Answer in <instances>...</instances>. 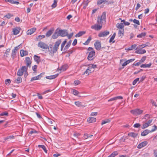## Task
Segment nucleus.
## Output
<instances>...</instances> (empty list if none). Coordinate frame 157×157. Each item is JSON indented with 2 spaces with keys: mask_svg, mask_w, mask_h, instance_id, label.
<instances>
[{
  "mask_svg": "<svg viewBox=\"0 0 157 157\" xmlns=\"http://www.w3.org/2000/svg\"><path fill=\"white\" fill-rule=\"evenodd\" d=\"M106 13L103 12L101 17H98L97 18V24L92 25L91 28L96 30H99L101 29L103 22H105Z\"/></svg>",
  "mask_w": 157,
  "mask_h": 157,
  "instance_id": "nucleus-1",
  "label": "nucleus"
},
{
  "mask_svg": "<svg viewBox=\"0 0 157 157\" xmlns=\"http://www.w3.org/2000/svg\"><path fill=\"white\" fill-rule=\"evenodd\" d=\"M61 40H58L55 42V44L53 45L52 44H50L48 47V51L52 54L56 53L59 48V47L61 44Z\"/></svg>",
  "mask_w": 157,
  "mask_h": 157,
  "instance_id": "nucleus-2",
  "label": "nucleus"
},
{
  "mask_svg": "<svg viewBox=\"0 0 157 157\" xmlns=\"http://www.w3.org/2000/svg\"><path fill=\"white\" fill-rule=\"evenodd\" d=\"M87 51L89 52V54L87 57V59L89 60H92L94 59L95 56V52L93 48L89 47L87 49Z\"/></svg>",
  "mask_w": 157,
  "mask_h": 157,
  "instance_id": "nucleus-3",
  "label": "nucleus"
},
{
  "mask_svg": "<svg viewBox=\"0 0 157 157\" xmlns=\"http://www.w3.org/2000/svg\"><path fill=\"white\" fill-rule=\"evenodd\" d=\"M57 29L58 30V33L59 36H61L62 37H64L67 36V35H68V32L67 30H62L59 28H57Z\"/></svg>",
  "mask_w": 157,
  "mask_h": 157,
  "instance_id": "nucleus-4",
  "label": "nucleus"
},
{
  "mask_svg": "<svg viewBox=\"0 0 157 157\" xmlns=\"http://www.w3.org/2000/svg\"><path fill=\"white\" fill-rule=\"evenodd\" d=\"M27 67L25 66H22V67L19 69L17 73V75L18 76H21L23 75L24 71H26Z\"/></svg>",
  "mask_w": 157,
  "mask_h": 157,
  "instance_id": "nucleus-5",
  "label": "nucleus"
},
{
  "mask_svg": "<svg viewBox=\"0 0 157 157\" xmlns=\"http://www.w3.org/2000/svg\"><path fill=\"white\" fill-rule=\"evenodd\" d=\"M130 112L132 114L136 115H138L142 114L143 112V110L140 109H137L131 110Z\"/></svg>",
  "mask_w": 157,
  "mask_h": 157,
  "instance_id": "nucleus-6",
  "label": "nucleus"
},
{
  "mask_svg": "<svg viewBox=\"0 0 157 157\" xmlns=\"http://www.w3.org/2000/svg\"><path fill=\"white\" fill-rule=\"evenodd\" d=\"M109 32L107 30H105L103 32H101L98 34V36L100 37H104L109 35Z\"/></svg>",
  "mask_w": 157,
  "mask_h": 157,
  "instance_id": "nucleus-7",
  "label": "nucleus"
},
{
  "mask_svg": "<svg viewBox=\"0 0 157 157\" xmlns=\"http://www.w3.org/2000/svg\"><path fill=\"white\" fill-rule=\"evenodd\" d=\"M94 46L95 49L98 51L100 50L101 48V43L98 40H97L95 42Z\"/></svg>",
  "mask_w": 157,
  "mask_h": 157,
  "instance_id": "nucleus-8",
  "label": "nucleus"
},
{
  "mask_svg": "<svg viewBox=\"0 0 157 157\" xmlns=\"http://www.w3.org/2000/svg\"><path fill=\"white\" fill-rule=\"evenodd\" d=\"M38 46L40 48L44 49H47L48 48V45L45 43L40 42H39L38 44Z\"/></svg>",
  "mask_w": 157,
  "mask_h": 157,
  "instance_id": "nucleus-9",
  "label": "nucleus"
},
{
  "mask_svg": "<svg viewBox=\"0 0 157 157\" xmlns=\"http://www.w3.org/2000/svg\"><path fill=\"white\" fill-rule=\"evenodd\" d=\"M44 74H45L44 72H43V73H40L39 75L37 76L32 77L30 80V81L32 82V81H33L34 80H38V79H40L42 77V75H44Z\"/></svg>",
  "mask_w": 157,
  "mask_h": 157,
  "instance_id": "nucleus-10",
  "label": "nucleus"
},
{
  "mask_svg": "<svg viewBox=\"0 0 157 157\" xmlns=\"http://www.w3.org/2000/svg\"><path fill=\"white\" fill-rule=\"evenodd\" d=\"M21 29L20 27H16L13 29V34L16 35L18 34L20 32Z\"/></svg>",
  "mask_w": 157,
  "mask_h": 157,
  "instance_id": "nucleus-11",
  "label": "nucleus"
},
{
  "mask_svg": "<svg viewBox=\"0 0 157 157\" xmlns=\"http://www.w3.org/2000/svg\"><path fill=\"white\" fill-rule=\"evenodd\" d=\"M25 62L26 63V64L27 65V67H31V61L30 58L29 57H26L25 58Z\"/></svg>",
  "mask_w": 157,
  "mask_h": 157,
  "instance_id": "nucleus-12",
  "label": "nucleus"
},
{
  "mask_svg": "<svg viewBox=\"0 0 157 157\" xmlns=\"http://www.w3.org/2000/svg\"><path fill=\"white\" fill-rule=\"evenodd\" d=\"M147 144V141H144L139 144L137 146L139 148H141L143 147L146 146Z\"/></svg>",
  "mask_w": 157,
  "mask_h": 157,
  "instance_id": "nucleus-13",
  "label": "nucleus"
},
{
  "mask_svg": "<svg viewBox=\"0 0 157 157\" xmlns=\"http://www.w3.org/2000/svg\"><path fill=\"white\" fill-rule=\"evenodd\" d=\"M150 130L148 129H146L142 132L141 135L142 136H145L147 135L149 133H150Z\"/></svg>",
  "mask_w": 157,
  "mask_h": 157,
  "instance_id": "nucleus-14",
  "label": "nucleus"
},
{
  "mask_svg": "<svg viewBox=\"0 0 157 157\" xmlns=\"http://www.w3.org/2000/svg\"><path fill=\"white\" fill-rule=\"evenodd\" d=\"M58 30H57V29L56 30L55 33H54L52 36L53 39H56L59 36V35L58 34Z\"/></svg>",
  "mask_w": 157,
  "mask_h": 157,
  "instance_id": "nucleus-15",
  "label": "nucleus"
},
{
  "mask_svg": "<svg viewBox=\"0 0 157 157\" xmlns=\"http://www.w3.org/2000/svg\"><path fill=\"white\" fill-rule=\"evenodd\" d=\"M36 30V29L35 28H33L29 30L27 32V34L28 35H31L33 33H34Z\"/></svg>",
  "mask_w": 157,
  "mask_h": 157,
  "instance_id": "nucleus-16",
  "label": "nucleus"
},
{
  "mask_svg": "<svg viewBox=\"0 0 157 157\" xmlns=\"http://www.w3.org/2000/svg\"><path fill=\"white\" fill-rule=\"evenodd\" d=\"M21 56L23 57L24 56H27L28 54V52L26 51L21 50L20 52Z\"/></svg>",
  "mask_w": 157,
  "mask_h": 157,
  "instance_id": "nucleus-17",
  "label": "nucleus"
},
{
  "mask_svg": "<svg viewBox=\"0 0 157 157\" xmlns=\"http://www.w3.org/2000/svg\"><path fill=\"white\" fill-rule=\"evenodd\" d=\"M58 75L59 74H57L47 76L46 77V78L47 79H52L56 78L58 76Z\"/></svg>",
  "mask_w": 157,
  "mask_h": 157,
  "instance_id": "nucleus-18",
  "label": "nucleus"
},
{
  "mask_svg": "<svg viewBox=\"0 0 157 157\" xmlns=\"http://www.w3.org/2000/svg\"><path fill=\"white\" fill-rule=\"evenodd\" d=\"M123 97L121 96H118L115 97L114 98H112L108 100V101H115L118 99H122Z\"/></svg>",
  "mask_w": 157,
  "mask_h": 157,
  "instance_id": "nucleus-19",
  "label": "nucleus"
},
{
  "mask_svg": "<svg viewBox=\"0 0 157 157\" xmlns=\"http://www.w3.org/2000/svg\"><path fill=\"white\" fill-rule=\"evenodd\" d=\"M54 29H51L49 30L46 33V36L47 37H48L51 36L54 31Z\"/></svg>",
  "mask_w": 157,
  "mask_h": 157,
  "instance_id": "nucleus-20",
  "label": "nucleus"
},
{
  "mask_svg": "<svg viewBox=\"0 0 157 157\" xmlns=\"http://www.w3.org/2000/svg\"><path fill=\"white\" fill-rule=\"evenodd\" d=\"M146 51L145 49H138L136 50L135 52L137 54H143L146 53Z\"/></svg>",
  "mask_w": 157,
  "mask_h": 157,
  "instance_id": "nucleus-21",
  "label": "nucleus"
},
{
  "mask_svg": "<svg viewBox=\"0 0 157 157\" xmlns=\"http://www.w3.org/2000/svg\"><path fill=\"white\" fill-rule=\"evenodd\" d=\"M96 121V119L94 117H89L87 119V121L89 123L94 122Z\"/></svg>",
  "mask_w": 157,
  "mask_h": 157,
  "instance_id": "nucleus-22",
  "label": "nucleus"
},
{
  "mask_svg": "<svg viewBox=\"0 0 157 157\" xmlns=\"http://www.w3.org/2000/svg\"><path fill=\"white\" fill-rule=\"evenodd\" d=\"M116 27L119 29H124V25L122 23H118L116 25Z\"/></svg>",
  "mask_w": 157,
  "mask_h": 157,
  "instance_id": "nucleus-23",
  "label": "nucleus"
},
{
  "mask_svg": "<svg viewBox=\"0 0 157 157\" xmlns=\"http://www.w3.org/2000/svg\"><path fill=\"white\" fill-rule=\"evenodd\" d=\"M124 29H120L118 32V35L119 36H122L124 34Z\"/></svg>",
  "mask_w": 157,
  "mask_h": 157,
  "instance_id": "nucleus-24",
  "label": "nucleus"
},
{
  "mask_svg": "<svg viewBox=\"0 0 157 157\" xmlns=\"http://www.w3.org/2000/svg\"><path fill=\"white\" fill-rule=\"evenodd\" d=\"M137 133H135L134 132H130L128 134V136H131L133 138H135L138 136Z\"/></svg>",
  "mask_w": 157,
  "mask_h": 157,
  "instance_id": "nucleus-25",
  "label": "nucleus"
},
{
  "mask_svg": "<svg viewBox=\"0 0 157 157\" xmlns=\"http://www.w3.org/2000/svg\"><path fill=\"white\" fill-rule=\"evenodd\" d=\"M34 60L37 63H39L40 61V57L37 55H35L34 56Z\"/></svg>",
  "mask_w": 157,
  "mask_h": 157,
  "instance_id": "nucleus-26",
  "label": "nucleus"
},
{
  "mask_svg": "<svg viewBox=\"0 0 157 157\" xmlns=\"http://www.w3.org/2000/svg\"><path fill=\"white\" fill-rule=\"evenodd\" d=\"M5 1L6 2H8L12 4H16V5H18L19 4V2L17 1H15L13 0H5Z\"/></svg>",
  "mask_w": 157,
  "mask_h": 157,
  "instance_id": "nucleus-27",
  "label": "nucleus"
},
{
  "mask_svg": "<svg viewBox=\"0 0 157 157\" xmlns=\"http://www.w3.org/2000/svg\"><path fill=\"white\" fill-rule=\"evenodd\" d=\"M21 78L20 77H18L16 79L14 80V82L17 84L21 82Z\"/></svg>",
  "mask_w": 157,
  "mask_h": 157,
  "instance_id": "nucleus-28",
  "label": "nucleus"
},
{
  "mask_svg": "<svg viewBox=\"0 0 157 157\" xmlns=\"http://www.w3.org/2000/svg\"><path fill=\"white\" fill-rule=\"evenodd\" d=\"M85 33L86 32L85 31H80L76 34L75 36L76 37H80L85 34Z\"/></svg>",
  "mask_w": 157,
  "mask_h": 157,
  "instance_id": "nucleus-29",
  "label": "nucleus"
},
{
  "mask_svg": "<svg viewBox=\"0 0 157 157\" xmlns=\"http://www.w3.org/2000/svg\"><path fill=\"white\" fill-rule=\"evenodd\" d=\"M71 43V40H69L67 43V45L65 46V48L63 49V50L65 51L66 49H68L70 47Z\"/></svg>",
  "mask_w": 157,
  "mask_h": 157,
  "instance_id": "nucleus-30",
  "label": "nucleus"
},
{
  "mask_svg": "<svg viewBox=\"0 0 157 157\" xmlns=\"http://www.w3.org/2000/svg\"><path fill=\"white\" fill-rule=\"evenodd\" d=\"M136 46V45L135 44L132 45L129 48H125V50L128 51L132 50L135 49Z\"/></svg>",
  "mask_w": 157,
  "mask_h": 157,
  "instance_id": "nucleus-31",
  "label": "nucleus"
},
{
  "mask_svg": "<svg viewBox=\"0 0 157 157\" xmlns=\"http://www.w3.org/2000/svg\"><path fill=\"white\" fill-rule=\"evenodd\" d=\"M151 65V63H150L148 64H143L140 66V67L142 68L149 67Z\"/></svg>",
  "mask_w": 157,
  "mask_h": 157,
  "instance_id": "nucleus-32",
  "label": "nucleus"
},
{
  "mask_svg": "<svg viewBox=\"0 0 157 157\" xmlns=\"http://www.w3.org/2000/svg\"><path fill=\"white\" fill-rule=\"evenodd\" d=\"M94 70H93L92 71H93ZM92 71L91 70L88 69V68L84 72V74H86V75H89V73H91Z\"/></svg>",
  "mask_w": 157,
  "mask_h": 157,
  "instance_id": "nucleus-33",
  "label": "nucleus"
},
{
  "mask_svg": "<svg viewBox=\"0 0 157 157\" xmlns=\"http://www.w3.org/2000/svg\"><path fill=\"white\" fill-rule=\"evenodd\" d=\"M67 42V39H65L64 41L62 43L61 45V51H62L63 50V49L66 44Z\"/></svg>",
  "mask_w": 157,
  "mask_h": 157,
  "instance_id": "nucleus-34",
  "label": "nucleus"
},
{
  "mask_svg": "<svg viewBox=\"0 0 157 157\" xmlns=\"http://www.w3.org/2000/svg\"><path fill=\"white\" fill-rule=\"evenodd\" d=\"M38 147H41L42 148L44 151L46 153H47V151L46 150V148L45 147L44 145H38Z\"/></svg>",
  "mask_w": 157,
  "mask_h": 157,
  "instance_id": "nucleus-35",
  "label": "nucleus"
},
{
  "mask_svg": "<svg viewBox=\"0 0 157 157\" xmlns=\"http://www.w3.org/2000/svg\"><path fill=\"white\" fill-rule=\"evenodd\" d=\"M68 68L67 66V65H64L62 66L60 68V70L62 71H65Z\"/></svg>",
  "mask_w": 157,
  "mask_h": 157,
  "instance_id": "nucleus-36",
  "label": "nucleus"
},
{
  "mask_svg": "<svg viewBox=\"0 0 157 157\" xmlns=\"http://www.w3.org/2000/svg\"><path fill=\"white\" fill-rule=\"evenodd\" d=\"M16 51H15L14 49L12 51V54L11 55V57L13 59H14L15 57V56L16 55Z\"/></svg>",
  "mask_w": 157,
  "mask_h": 157,
  "instance_id": "nucleus-37",
  "label": "nucleus"
},
{
  "mask_svg": "<svg viewBox=\"0 0 157 157\" xmlns=\"http://www.w3.org/2000/svg\"><path fill=\"white\" fill-rule=\"evenodd\" d=\"M91 39V37L90 36L89 37L87 40L86 41V42L83 44L85 45H88Z\"/></svg>",
  "mask_w": 157,
  "mask_h": 157,
  "instance_id": "nucleus-38",
  "label": "nucleus"
},
{
  "mask_svg": "<svg viewBox=\"0 0 157 157\" xmlns=\"http://www.w3.org/2000/svg\"><path fill=\"white\" fill-rule=\"evenodd\" d=\"M45 37V36L43 35H40L36 37V39L37 40H39L44 38Z\"/></svg>",
  "mask_w": 157,
  "mask_h": 157,
  "instance_id": "nucleus-39",
  "label": "nucleus"
},
{
  "mask_svg": "<svg viewBox=\"0 0 157 157\" xmlns=\"http://www.w3.org/2000/svg\"><path fill=\"white\" fill-rule=\"evenodd\" d=\"M110 121V120L109 119H105L104 120H103L101 123V124L102 125L106 124V123H109Z\"/></svg>",
  "mask_w": 157,
  "mask_h": 157,
  "instance_id": "nucleus-40",
  "label": "nucleus"
},
{
  "mask_svg": "<svg viewBox=\"0 0 157 157\" xmlns=\"http://www.w3.org/2000/svg\"><path fill=\"white\" fill-rule=\"evenodd\" d=\"M107 0H98L97 2V4L100 5L102 4L103 3L105 2Z\"/></svg>",
  "mask_w": 157,
  "mask_h": 157,
  "instance_id": "nucleus-41",
  "label": "nucleus"
},
{
  "mask_svg": "<svg viewBox=\"0 0 157 157\" xmlns=\"http://www.w3.org/2000/svg\"><path fill=\"white\" fill-rule=\"evenodd\" d=\"M146 33L145 32L142 33L138 35L137 36V37L138 38H142L145 36Z\"/></svg>",
  "mask_w": 157,
  "mask_h": 157,
  "instance_id": "nucleus-42",
  "label": "nucleus"
},
{
  "mask_svg": "<svg viewBox=\"0 0 157 157\" xmlns=\"http://www.w3.org/2000/svg\"><path fill=\"white\" fill-rule=\"evenodd\" d=\"M57 2V1L56 0H54V3L52 5V7L53 8H55L56 6Z\"/></svg>",
  "mask_w": 157,
  "mask_h": 157,
  "instance_id": "nucleus-43",
  "label": "nucleus"
},
{
  "mask_svg": "<svg viewBox=\"0 0 157 157\" xmlns=\"http://www.w3.org/2000/svg\"><path fill=\"white\" fill-rule=\"evenodd\" d=\"M116 33H114L109 40V42H111L115 37Z\"/></svg>",
  "mask_w": 157,
  "mask_h": 157,
  "instance_id": "nucleus-44",
  "label": "nucleus"
},
{
  "mask_svg": "<svg viewBox=\"0 0 157 157\" xmlns=\"http://www.w3.org/2000/svg\"><path fill=\"white\" fill-rule=\"evenodd\" d=\"M75 104L78 106L80 107L82 106V103L79 101L75 102Z\"/></svg>",
  "mask_w": 157,
  "mask_h": 157,
  "instance_id": "nucleus-45",
  "label": "nucleus"
},
{
  "mask_svg": "<svg viewBox=\"0 0 157 157\" xmlns=\"http://www.w3.org/2000/svg\"><path fill=\"white\" fill-rule=\"evenodd\" d=\"M150 43L149 42H147L145 44H142L140 45L141 47H142V48H144L145 47L148 46L150 45Z\"/></svg>",
  "mask_w": 157,
  "mask_h": 157,
  "instance_id": "nucleus-46",
  "label": "nucleus"
},
{
  "mask_svg": "<svg viewBox=\"0 0 157 157\" xmlns=\"http://www.w3.org/2000/svg\"><path fill=\"white\" fill-rule=\"evenodd\" d=\"M8 113L7 112H2L0 114V116H8Z\"/></svg>",
  "mask_w": 157,
  "mask_h": 157,
  "instance_id": "nucleus-47",
  "label": "nucleus"
},
{
  "mask_svg": "<svg viewBox=\"0 0 157 157\" xmlns=\"http://www.w3.org/2000/svg\"><path fill=\"white\" fill-rule=\"evenodd\" d=\"M149 126L148 124L146 123L144 124L142 126L141 128L142 129H144L147 128Z\"/></svg>",
  "mask_w": 157,
  "mask_h": 157,
  "instance_id": "nucleus-48",
  "label": "nucleus"
},
{
  "mask_svg": "<svg viewBox=\"0 0 157 157\" xmlns=\"http://www.w3.org/2000/svg\"><path fill=\"white\" fill-rule=\"evenodd\" d=\"M79 92L78 91L75 89L73 90V93L74 95H77L79 94Z\"/></svg>",
  "mask_w": 157,
  "mask_h": 157,
  "instance_id": "nucleus-49",
  "label": "nucleus"
},
{
  "mask_svg": "<svg viewBox=\"0 0 157 157\" xmlns=\"http://www.w3.org/2000/svg\"><path fill=\"white\" fill-rule=\"evenodd\" d=\"M111 154L113 157H114L118 154V152L117 151H114Z\"/></svg>",
  "mask_w": 157,
  "mask_h": 157,
  "instance_id": "nucleus-50",
  "label": "nucleus"
},
{
  "mask_svg": "<svg viewBox=\"0 0 157 157\" xmlns=\"http://www.w3.org/2000/svg\"><path fill=\"white\" fill-rule=\"evenodd\" d=\"M139 78H137L135 79L132 82V84L134 85H135L136 83L137 82L139 81Z\"/></svg>",
  "mask_w": 157,
  "mask_h": 157,
  "instance_id": "nucleus-51",
  "label": "nucleus"
},
{
  "mask_svg": "<svg viewBox=\"0 0 157 157\" xmlns=\"http://www.w3.org/2000/svg\"><path fill=\"white\" fill-rule=\"evenodd\" d=\"M5 83L6 85H9L11 83V81L9 79H7L5 81Z\"/></svg>",
  "mask_w": 157,
  "mask_h": 157,
  "instance_id": "nucleus-52",
  "label": "nucleus"
},
{
  "mask_svg": "<svg viewBox=\"0 0 157 157\" xmlns=\"http://www.w3.org/2000/svg\"><path fill=\"white\" fill-rule=\"evenodd\" d=\"M37 133L38 132L37 131L34 129H33L32 130L29 132V133L30 134H32L33 133Z\"/></svg>",
  "mask_w": 157,
  "mask_h": 157,
  "instance_id": "nucleus-53",
  "label": "nucleus"
},
{
  "mask_svg": "<svg viewBox=\"0 0 157 157\" xmlns=\"http://www.w3.org/2000/svg\"><path fill=\"white\" fill-rule=\"evenodd\" d=\"M14 138V136H10L7 137L5 138L4 140H6L8 139H13Z\"/></svg>",
  "mask_w": 157,
  "mask_h": 157,
  "instance_id": "nucleus-54",
  "label": "nucleus"
},
{
  "mask_svg": "<svg viewBox=\"0 0 157 157\" xmlns=\"http://www.w3.org/2000/svg\"><path fill=\"white\" fill-rule=\"evenodd\" d=\"M92 136H93V135L89 136V135L87 134H85L84 135V137L85 139H86Z\"/></svg>",
  "mask_w": 157,
  "mask_h": 157,
  "instance_id": "nucleus-55",
  "label": "nucleus"
},
{
  "mask_svg": "<svg viewBox=\"0 0 157 157\" xmlns=\"http://www.w3.org/2000/svg\"><path fill=\"white\" fill-rule=\"evenodd\" d=\"M133 22L138 25H140V23L139 21L138 20H137L136 19H134L133 20Z\"/></svg>",
  "mask_w": 157,
  "mask_h": 157,
  "instance_id": "nucleus-56",
  "label": "nucleus"
},
{
  "mask_svg": "<svg viewBox=\"0 0 157 157\" xmlns=\"http://www.w3.org/2000/svg\"><path fill=\"white\" fill-rule=\"evenodd\" d=\"M13 16V15L10 13H8V14L5 15L4 17L8 18V19L10 18L11 17Z\"/></svg>",
  "mask_w": 157,
  "mask_h": 157,
  "instance_id": "nucleus-57",
  "label": "nucleus"
},
{
  "mask_svg": "<svg viewBox=\"0 0 157 157\" xmlns=\"http://www.w3.org/2000/svg\"><path fill=\"white\" fill-rule=\"evenodd\" d=\"M146 57L145 56L143 57L140 60V62L141 63L144 62L146 59Z\"/></svg>",
  "mask_w": 157,
  "mask_h": 157,
  "instance_id": "nucleus-58",
  "label": "nucleus"
},
{
  "mask_svg": "<svg viewBox=\"0 0 157 157\" xmlns=\"http://www.w3.org/2000/svg\"><path fill=\"white\" fill-rule=\"evenodd\" d=\"M140 124L139 123H136L134 125L135 128H138L140 126Z\"/></svg>",
  "mask_w": 157,
  "mask_h": 157,
  "instance_id": "nucleus-59",
  "label": "nucleus"
},
{
  "mask_svg": "<svg viewBox=\"0 0 157 157\" xmlns=\"http://www.w3.org/2000/svg\"><path fill=\"white\" fill-rule=\"evenodd\" d=\"M89 2V0H87L86 1H84L83 3V4L84 5H85L86 6H87Z\"/></svg>",
  "mask_w": 157,
  "mask_h": 157,
  "instance_id": "nucleus-60",
  "label": "nucleus"
},
{
  "mask_svg": "<svg viewBox=\"0 0 157 157\" xmlns=\"http://www.w3.org/2000/svg\"><path fill=\"white\" fill-rule=\"evenodd\" d=\"M73 35V33H70V34H68V35H67V36L68 38L69 39H70L72 37Z\"/></svg>",
  "mask_w": 157,
  "mask_h": 157,
  "instance_id": "nucleus-61",
  "label": "nucleus"
},
{
  "mask_svg": "<svg viewBox=\"0 0 157 157\" xmlns=\"http://www.w3.org/2000/svg\"><path fill=\"white\" fill-rule=\"evenodd\" d=\"M77 40L76 39H75L74 40L72 43V45L73 46H75V45H76L77 44Z\"/></svg>",
  "mask_w": 157,
  "mask_h": 157,
  "instance_id": "nucleus-62",
  "label": "nucleus"
},
{
  "mask_svg": "<svg viewBox=\"0 0 157 157\" xmlns=\"http://www.w3.org/2000/svg\"><path fill=\"white\" fill-rule=\"evenodd\" d=\"M129 63L128 60H126L125 62H124L122 64V66L123 67H124L126 65H127Z\"/></svg>",
  "mask_w": 157,
  "mask_h": 157,
  "instance_id": "nucleus-63",
  "label": "nucleus"
},
{
  "mask_svg": "<svg viewBox=\"0 0 157 157\" xmlns=\"http://www.w3.org/2000/svg\"><path fill=\"white\" fill-rule=\"evenodd\" d=\"M140 6V5L139 3H137L136 5V6L135 8L136 10H137Z\"/></svg>",
  "mask_w": 157,
  "mask_h": 157,
  "instance_id": "nucleus-64",
  "label": "nucleus"
}]
</instances>
